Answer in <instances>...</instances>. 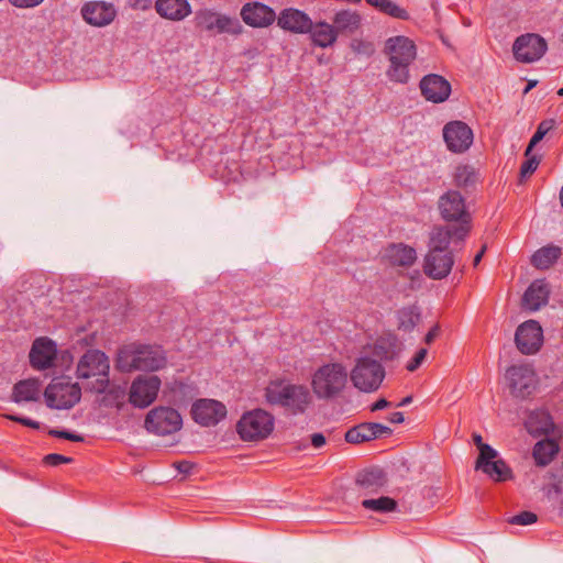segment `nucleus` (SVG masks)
<instances>
[{
  "mask_svg": "<svg viewBox=\"0 0 563 563\" xmlns=\"http://www.w3.org/2000/svg\"><path fill=\"white\" fill-rule=\"evenodd\" d=\"M473 441H474V444L476 445V448L478 449V451L481 450L482 445H486L487 444V443L483 442L482 435L477 434V433L473 434Z\"/></svg>",
  "mask_w": 563,
  "mask_h": 563,
  "instance_id": "680f3d73",
  "label": "nucleus"
},
{
  "mask_svg": "<svg viewBox=\"0 0 563 563\" xmlns=\"http://www.w3.org/2000/svg\"><path fill=\"white\" fill-rule=\"evenodd\" d=\"M56 343L48 338L36 339L30 351V363L33 368L46 369L53 366L56 357Z\"/></svg>",
  "mask_w": 563,
  "mask_h": 563,
  "instance_id": "4be33fe9",
  "label": "nucleus"
},
{
  "mask_svg": "<svg viewBox=\"0 0 563 563\" xmlns=\"http://www.w3.org/2000/svg\"><path fill=\"white\" fill-rule=\"evenodd\" d=\"M191 416L198 424L211 427L218 424L225 418L227 408L218 400L202 398L192 404Z\"/></svg>",
  "mask_w": 563,
  "mask_h": 563,
  "instance_id": "a211bd4d",
  "label": "nucleus"
},
{
  "mask_svg": "<svg viewBox=\"0 0 563 563\" xmlns=\"http://www.w3.org/2000/svg\"><path fill=\"white\" fill-rule=\"evenodd\" d=\"M176 468L181 473H190L191 464L187 461H181L176 464Z\"/></svg>",
  "mask_w": 563,
  "mask_h": 563,
  "instance_id": "052dcab7",
  "label": "nucleus"
},
{
  "mask_svg": "<svg viewBox=\"0 0 563 563\" xmlns=\"http://www.w3.org/2000/svg\"><path fill=\"white\" fill-rule=\"evenodd\" d=\"M313 45L322 48L333 46L338 40V32L333 24L324 21L311 22V29L308 31Z\"/></svg>",
  "mask_w": 563,
  "mask_h": 563,
  "instance_id": "c756f323",
  "label": "nucleus"
},
{
  "mask_svg": "<svg viewBox=\"0 0 563 563\" xmlns=\"http://www.w3.org/2000/svg\"><path fill=\"white\" fill-rule=\"evenodd\" d=\"M558 95L563 97V87L561 89L558 90Z\"/></svg>",
  "mask_w": 563,
  "mask_h": 563,
  "instance_id": "338daca9",
  "label": "nucleus"
},
{
  "mask_svg": "<svg viewBox=\"0 0 563 563\" xmlns=\"http://www.w3.org/2000/svg\"><path fill=\"white\" fill-rule=\"evenodd\" d=\"M505 378L515 398L527 399L539 385L538 375L531 364H514L506 369Z\"/></svg>",
  "mask_w": 563,
  "mask_h": 563,
  "instance_id": "1a4fd4ad",
  "label": "nucleus"
},
{
  "mask_svg": "<svg viewBox=\"0 0 563 563\" xmlns=\"http://www.w3.org/2000/svg\"><path fill=\"white\" fill-rule=\"evenodd\" d=\"M110 362L100 350H88L78 361L76 376L86 382L85 388L101 394L109 386Z\"/></svg>",
  "mask_w": 563,
  "mask_h": 563,
  "instance_id": "20e7f679",
  "label": "nucleus"
},
{
  "mask_svg": "<svg viewBox=\"0 0 563 563\" xmlns=\"http://www.w3.org/2000/svg\"><path fill=\"white\" fill-rule=\"evenodd\" d=\"M347 383V368L340 362L325 363L311 375L312 393L320 400H332L341 397Z\"/></svg>",
  "mask_w": 563,
  "mask_h": 563,
  "instance_id": "7ed1b4c3",
  "label": "nucleus"
},
{
  "mask_svg": "<svg viewBox=\"0 0 563 563\" xmlns=\"http://www.w3.org/2000/svg\"><path fill=\"white\" fill-rule=\"evenodd\" d=\"M351 48L353 49V52L363 55H371L374 53L373 44L369 42H364L362 40H353L351 42Z\"/></svg>",
  "mask_w": 563,
  "mask_h": 563,
  "instance_id": "09e8293b",
  "label": "nucleus"
},
{
  "mask_svg": "<svg viewBox=\"0 0 563 563\" xmlns=\"http://www.w3.org/2000/svg\"><path fill=\"white\" fill-rule=\"evenodd\" d=\"M428 355V350L424 347L419 349L415 356L407 363L406 369L409 372L417 371L421 364L424 362L426 357Z\"/></svg>",
  "mask_w": 563,
  "mask_h": 563,
  "instance_id": "de8ad7c7",
  "label": "nucleus"
},
{
  "mask_svg": "<svg viewBox=\"0 0 563 563\" xmlns=\"http://www.w3.org/2000/svg\"><path fill=\"white\" fill-rule=\"evenodd\" d=\"M412 401V397L411 396H407L405 398H402L400 400V402L397 404V407H404V406H407L409 405L410 402Z\"/></svg>",
  "mask_w": 563,
  "mask_h": 563,
  "instance_id": "0e129e2a",
  "label": "nucleus"
},
{
  "mask_svg": "<svg viewBox=\"0 0 563 563\" xmlns=\"http://www.w3.org/2000/svg\"><path fill=\"white\" fill-rule=\"evenodd\" d=\"M161 385V379L155 375L137 376L129 389L130 404L140 409L148 407L157 398Z\"/></svg>",
  "mask_w": 563,
  "mask_h": 563,
  "instance_id": "4468645a",
  "label": "nucleus"
},
{
  "mask_svg": "<svg viewBox=\"0 0 563 563\" xmlns=\"http://www.w3.org/2000/svg\"><path fill=\"white\" fill-rule=\"evenodd\" d=\"M498 452L489 444L482 445L475 463V470L484 468L488 463L497 460Z\"/></svg>",
  "mask_w": 563,
  "mask_h": 563,
  "instance_id": "37998d69",
  "label": "nucleus"
},
{
  "mask_svg": "<svg viewBox=\"0 0 563 563\" xmlns=\"http://www.w3.org/2000/svg\"><path fill=\"white\" fill-rule=\"evenodd\" d=\"M446 148L454 154H463L470 150L474 141L473 130L463 121L448 122L442 130Z\"/></svg>",
  "mask_w": 563,
  "mask_h": 563,
  "instance_id": "2eb2a0df",
  "label": "nucleus"
},
{
  "mask_svg": "<svg viewBox=\"0 0 563 563\" xmlns=\"http://www.w3.org/2000/svg\"><path fill=\"white\" fill-rule=\"evenodd\" d=\"M71 461V457L58 453H51L44 457V463L49 466H58L60 464L70 463Z\"/></svg>",
  "mask_w": 563,
  "mask_h": 563,
  "instance_id": "3c124183",
  "label": "nucleus"
},
{
  "mask_svg": "<svg viewBox=\"0 0 563 563\" xmlns=\"http://www.w3.org/2000/svg\"><path fill=\"white\" fill-rule=\"evenodd\" d=\"M183 418L180 413L170 407H156L145 418L147 431L158 435H168L181 429Z\"/></svg>",
  "mask_w": 563,
  "mask_h": 563,
  "instance_id": "f8f14e48",
  "label": "nucleus"
},
{
  "mask_svg": "<svg viewBox=\"0 0 563 563\" xmlns=\"http://www.w3.org/2000/svg\"><path fill=\"white\" fill-rule=\"evenodd\" d=\"M265 399L271 406H278L291 415L303 413L311 401L308 388L285 379L271 382L265 388Z\"/></svg>",
  "mask_w": 563,
  "mask_h": 563,
  "instance_id": "f03ea898",
  "label": "nucleus"
},
{
  "mask_svg": "<svg viewBox=\"0 0 563 563\" xmlns=\"http://www.w3.org/2000/svg\"><path fill=\"white\" fill-rule=\"evenodd\" d=\"M485 251H486V246H483V247L481 249V251L475 255V257H474V260H473V264H474V266H477V265L479 264V262H481V260H482V257H483V255H484Z\"/></svg>",
  "mask_w": 563,
  "mask_h": 563,
  "instance_id": "e2e57ef3",
  "label": "nucleus"
},
{
  "mask_svg": "<svg viewBox=\"0 0 563 563\" xmlns=\"http://www.w3.org/2000/svg\"><path fill=\"white\" fill-rule=\"evenodd\" d=\"M517 349L526 355L537 353L543 343V330L536 320H528L521 323L515 333Z\"/></svg>",
  "mask_w": 563,
  "mask_h": 563,
  "instance_id": "f3484780",
  "label": "nucleus"
},
{
  "mask_svg": "<svg viewBox=\"0 0 563 563\" xmlns=\"http://www.w3.org/2000/svg\"><path fill=\"white\" fill-rule=\"evenodd\" d=\"M548 51L544 37L537 33H526L518 36L512 44V53L516 60L531 64L540 60Z\"/></svg>",
  "mask_w": 563,
  "mask_h": 563,
  "instance_id": "ddd939ff",
  "label": "nucleus"
},
{
  "mask_svg": "<svg viewBox=\"0 0 563 563\" xmlns=\"http://www.w3.org/2000/svg\"><path fill=\"white\" fill-rule=\"evenodd\" d=\"M438 209L445 222L471 227L472 217L467 210L466 200L460 191L449 189L442 194L438 200Z\"/></svg>",
  "mask_w": 563,
  "mask_h": 563,
  "instance_id": "9b49d317",
  "label": "nucleus"
},
{
  "mask_svg": "<svg viewBox=\"0 0 563 563\" xmlns=\"http://www.w3.org/2000/svg\"><path fill=\"white\" fill-rule=\"evenodd\" d=\"M102 394H104L103 402L107 406L120 408L125 401L126 387L121 385H109Z\"/></svg>",
  "mask_w": 563,
  "mask_h": 563,
  "instance_id": "a19ab883",
  "label": "nucleus"
},
{
  "mask_svg": "<svg viewBox=\"0 0 563 563\" xmlns=\"http://www.w3.org/2000/svg\"><path fill=\"white\" fill-rule=\"evenodd\" d=\"M350 376L355 388L371 393L377 390L382 385L385 369L378 361L363 356L357 358Z\"/></svg>",
  "mask_w": 563,
  "mask_h": 563,
  "instance_id": "9d476101",
  "label": "nucleus"
},
{
  "mask_svg": "<svg viewBox=\"0 0 563 563\" xmlns=\"http://www.w3.org/2000/svg\"><path fill=\"white\" fill-rule=\"evenodd\" d=\"M156 12L170 21H183L191 14V5L188 0H156Z\"/></svg>",
  "mask_w": 563,
  "mask_h": 563,
  "instance_id": "bb28decb",
  "label": "nucleus"
},
{
  "mask_svg": "<svg viewBox=\"0 0 563 563\" xmlns=\"http://www.w3.org/2000/svg\"><path fill=\"white\" fill-rule=\"evenodd\" d=\"M559 451V445L553 440H541L533 446L532 455L539 466L548 465Z\"/></svg>",
  "mask_w": 563,
  "mask_h": 563,
  "instance_id": "c9c22d12",
  "label": "nucleus"
},
{
  "mask_svg": "<svg viewBox=\"0 0 563 563\" xmlns=\"http://www.w3.org/2000/svg\"><path fill=\"white\" fill-rule=\"evenodd\" d=\"M387 483L386 474L380 468H369L360 472L356 484L367 493H375Z\"/></svg>",
  "mask_w": 563,
  "mask_h": 563,
  "instance_id": "473e14b6",
  "label": "nucleus"
},
{
  "mask_svg": "<svg viewBox=\"0 0 563 563\" xmlns=\"http://www.w3.org/2000/svg\"><path fill=\"white\" fill-rule=\"evenodd\" d=\"M41 394V384L38 379L29 378L14 384L11 400L15 404L37 401Z\"/></svg>",
  "mask_w": 563,
  "mask_h": 563,
  "instance_id": "c85d7f7f",
  "label": "nucleus"
},
{
  "mask_svg": "<svg viewBox=\"0 0 563 563\" xmlns=\"http://www.w3.org/2000/svg\"><path fill=\"white\" fill-rule=\"evenodd\" d=\"M389 405H390V402L388 400H386L385 398H379L374 404H372L371 411L374 412V411L383 410V409L387 408Z\"/></svg>",
  "mask_w": 563,
  "mask_h": 563,
  "instance_id": "13d9d810",
  "label": "nucleus"
},
{
  "mask_svg": "<svg viewBox=\"0 0 563 563\" xmlns=\"http://www.w3.org/2000/svg\"><path fill=\"white\" fill-rule=\"evenodd\" d=\"M494 482H506L512 477V471L503 459H497L481 468Z\"/></svg>",
  "mask_w": 563,
  "mask_h": 563,
  "instance_id": "4c0bfd02",
  "label": "nucleus"
},
{
  "mask_svg": "<svg viewBox=\"0 0 563 563\" xmlns=\"http://www.w3.org/2000/svg\"><path fill=\"white\" fill-rule=\"evenodd\" d=\"M4 417L11 421L21 423L24 427H29V428H32L35 430L40 429V422H37L31 418L21 417V416H16V415H5Z\"/></svg>",
  "mask_w": 563,
  "mask_h": 563,
  "instance_id": "603ef678",
  "label": "nucleus"
},
{
  "mask_svg": "<svg viewBox=\"0 0 563 563\" xmlns=\"http://www.w3.org/2000/svg\"><path fill=\"white\" fill-rule=\"evenodd\" d=\"M435 260L430 261V252L426 255L424 273L433 279H442L446 277L454 264V258L451 252H438Z\"/></svg>",
  "mask_w": 563,
  "mask_h": 563,
  "instance_id": "cd10ccee",
  "label": "nucleus"
},
{
  "mask_svg": "<svg viewBox=\"0 0 563 563\" xmlns=\"http://www.w3.org/2000/svg\"><path fill=\"white\" fill-rule=\"evenodd\" d=\"M398 329L411 332L420 320V313L416 307H404L397 312Z\"/></svg>",
  "mask_w": 563,
  "mask_h": 563,
  "instance_id": "ea45409f",
  "label": "nucleus"
},
{
  "mask_svg": "<svg viewBox=\"0 0 563 563\" xmlns=\"http://www.w3.org/2000/svg\"><path fill=\"white\" fill-rule=\"evenodd\" d=\"M48 434L54 438L66 439V440L73 441V442H82L84 441V437L81 434L73 433V432H69L66 430L51 429L48 431Z\"/></svg>",
  "mask_w": 563,
  "mask_h": 563,
  "instance_id": "8fccbe9b",
  "label": "nucleus"
},
{
  "mask_svg": "<svg viewBox=\"0 0 563 563\" xmlns=\"http://www.w3.org/2000/svg\"><path fill=\"white\" fill-rule=\"evenodd\" d=\"M45 402L48 408L65 410L73 408L80 401L81 388L68 376H58L52 379L44 390Z\"/></svg>",
  "mask_w": 563,
  "mask_h": 563,
  "instance_id": "0eeeda50",
  "label": "nucleus"
},
{
  "mask_svg": "<svg viewBox=\"0 0 563 563\" xmlns=\"http://www.w3.org/2000/svg\"><path fill=\"white\" fill-rule=\"evenodd\" d=\"M361 505L364 509L378 514L393 512L397 509V501L387 496L363 499Z\"/></svg>",
  "mask_w": 563,
  "mask_h": 563,
  "instance_id": "58836bf2",
  "label": "nucleus"
},
{
  "mask_svg": "<svg viewBox=\"0 0 563 563\" xmlns=\"http://www.w3.org/2000/svg\"><path fill=\"white\" fill-rule=\"evenodd\" d=\"M80 12L86 23L97 27L109 25L117 16L114 5L103 1L87 2Z\"/></svg>",
  "mask_w": 563,
  "mask_h": 563,
  "instance_id": "6ab92c4d",
  "label": "nucleus"
},
{
  "mask_svg": "<svg viewBox=\"0 0 563 563\" xmlns=\"http://www.w3.org/2000/svg\"><path fill=\"white\" fill-rule=\"evenodd\" d=\"M525 426L527 431L533 437L548 434L553 430L552 418L550 413L543 409L531 411L525 421Z\"/></svg>",
  "mask_w": 563,
  "mask_h": 563,
  "instance_id": "7c9ffc66",
  "label": "nucleus"
},
{
  "mask_svg": "<svg viewBox=\"0 0 563 563\" xmlns=\"http://www.w3.org/2000/svg\"><path fill=\"white\" fill-rule=\"evenodd\" d=\"M554 120H543L537 128V131L532 135L529 145L525 152V156H528L532 148L554 128Z\"/></svg>",
  "mask_w": 563,
  "mask_h": 563,
  "instance_id": "79ce46f5",
  "label": "nucleus"
},
{
  "mask_svg": "<svg viewBox=\"0 0 563 563\" xmlns=\"http://www.w3.org/2000/svg\"><path fill=\"white\" fill-rule=\"evenodd\" d=\"M550 478L552 482L548 486V496L563 494V462L559 468L550 473Z\"/></svg>",
  "mask_w": 563,
  "mask_h": 563,
  "instance_id": "c03bdc74",
  "label": "nucleus"
},
{
  "mask_svg": "<svg viewBox=\"0 0 563 563\" xmlns=\"http://www.w3.org/2000/svg\"><path fill=\"white\" fill-rule=\"evenodd\" d=\"M561 247L547 245L537 250L531 256V264L538 269L550 268L561 256Z\"/></svg>",
  "mask_w": 563,
  "mask_h": 563,
  "instance_id": "f704fd0d",
  "label": "nucleus"
},
{
  "mask_svg": "<svg viewBox=\"0 0 563 563\" xmlns=\"http://www.w3.org/2000/svg\"><path fill=\"white\" fill-rule=\"evenodd\" d=\"M375 354L377 356H379L382 360H385V361H393L397 357V351L396 350H390V351H387L385 350L384 345L382 343H377L375 345Z\"/></svg>",
  "mask_w": 563,
  "mask_h": 563,
  "instance_id": "864d4df0",
  "label": "nucleus"
},
{
  "mask_svg": "<svg viewBox=\"0 0 563 563\" xmlns=\"http://www.w3.org/2000/svg\"><path fill=\"white\" fill-rule=\"evenodd\" d=\"M479 178L478 170L470 164H459L453 172V184L463 189L474 187Z\"/></svg>",
  "mask_w": 563,
  "mask_h": 563,
  "instance_id": "72a5a7b5",
  "label": "nucleus"
},
{
  "mask_svg": "<svg viewBox=\"0 0 563 563\" xmlns=\"http://www.w3.org/2000/svg\"><path fill=\"white\" fill-rule=\"evenodd\" d=\"M274 417L263 409L245 412L238 422L236 430L244 441L266 439L274 430Z\"/></svg>",
  "mask_w": 563,
  "mask_h": 563,
  "instance_id": "6e6552de",
  "label": "nucleus"
},
{
  "mask_svg": "<svg viewBox=\"0 0 563 563\" xmlns=\"http://www.w3.org/2000/svg\"><path fill=\"white\" fill-rule=\"evenodd\" d=\"M538 516L532 511H521L508 519L510 525L529 526L537 522Z\"/></svg>",
  "mask_w": 563,
  "mask_h": 563,
  "instance_id": "49530a36",
  "label": "nucleus"
},
{
  "mask_svg": "<svg viewBox=\"0 0 563 563\" xmlns=\"http://www.w3.org/2000/svg\"><path fill=\"white\" fill-rule=\"evenodd\" d=\"M166 361L162 346L132 343L120 349L117 365L125 372H155L163 368Z\"/></svg>",
  "mask_w": 563,
  "mask_h": 563,
  "instance_id": "f257e3e1",
  "label": "nucleus"
},
{
  "mask_svg": "<svg viewBox=\"0 0 563 563\" xmlns=\"http://www.w3.org/2000/svg\"><path fill=\"white\" fill-rule=\"evenodd\" d=\"M420 89L428 101L441 103L450 96L451 85L442 76L431 74L422 78Z\"/></svg>",
  "mask_w": 563,
  "mask_h": 563,
  "instance_id": "5701e85b",
  "label": "nucleus"
},
{
  "mask_svg": "<svg viewBox=\"0 0 563 563\" xmlns=\"http://www.w3.org/2000/svg\"><path fill=\"white\" fill-rule=\"evenodd\" d=\"M192 23L197 32L209 35H240L243 32V25L238 18L223 14L211 8L198 9Z\"/></svg>",
  "mask_w": 563,
  "mask_h": 563,
  "instance_id": "423d86ee",
  "label": "nucleus"
},
{
  "mask_svg": "<svg viewBox=\"0 0 563 563\" xmlns=\"http://www.w3.org/2000/svg\"><path fill=\"white\" fill-rule=\"evenodd\" d=\"M277 25L291 33L305 34L311 29V19L303 11L287 8L279 13Z\"/></svg>",
  "mask_w": 563,
  "mask_h": 563,
  "instance_id": "b1692460",
  "label": "nucleus"
},
{
  "mask_svg": "<svg viewBox=\"0 0 563 563\" xmlns=\"http://www.w3.org/2000/svg\"><path fill=\"white\" fill-rule=\"evenodd\" d=\"M440 333L439 325H433L426 334L424 342L430 344Z\"/></svg>",
  "mask_w": 563,
  "mask_h": 563,
  "instance_id": "4d7b16f0",
  "label": "nucleus"
},
{
  "mask_svg": "<svg viewBox=\"0 0 563 563\" xmlns=\"http://www.w3.org/2000/svg\"><path fill=\"white\" fill-rule=\"evenodd\" d=\"M383 257L391 266L410 267L417 260V252L405 243H390L385 247Z\"/></svg>",
  "mask_w": 563,
  "mask_h": 563,
  "instance_id": "393cba45",
  "label": "nucleus"
},
{
  "mask_svg": "<svg viewBox=\"0 0 563 563\" xmlns=\"http://www.w3.org/2000/svg\"><path fill=\"white\" fill-rule=\"evenodd\" d=\"M560 201H561V206L563 208V185H562V188H561V191H560Z\"/></svg>",
  "mask_w": 563,
  "mask_h": 563,
  "instance_id": "69168bd1",
  "label": "nucleus"
},
{
  "mask_svg": "<svg viewBox=\"0 0 563 563\" xmlns=\"http://www.w3.org/2000/svg\"><path fill=\"white\" fill-rule=\"evenodd\" d=\"M240 15L245 24L253 27H265L276 20L275 11L261 2L245 3Z\"/></svg>",
  "mask_w": 563,
  "mask_h": 563,
  "instance_id": "412c9836",
  "label": "nucleus"
},
{
  "mask_svg": "<svg viewBox=\"0 0 563 563\" xmlns=\"http://www.w3.org/2000/svg\"><path fill=\"white\" fill-rule=\"evenodd\" d=\"M311 444L316 448V449H320L321 446H323L325 444V437L322 434V433H313L311 435Z\"/></svg>",
  "mask_w": 563,
  "mask_h": 563,
  "instance_id": "6e6d98bb",
  "label": "nucleus"
},
{
  "mask_svg": "<svg viewBox=\"0 0 563 563\" xmlns=\"http://www.w3.org/2000/svg\"><path fill=\"white\" fill-rule=\"evenodd\" d=\"M550 289L544 279L533 280L522 296V307L529 311H537L549 301Z\"/></svg>",
  "mask_w": 563,
  "mask_h": 563,
  "instance_id": "a878e982",
  "label": "nucleus"
},
{
  "mask_svg": "<svg viewBox=\"0 0 563 563\" xmlns=\"http://www.w3.org/2000/svg\"><path fill=\"white\" fill-rule=\"evenodd\" d=\"M333 25L338 34H354L362 25V15L357 11L341 10L333 16Z\"/></svg>",
  "mask_w": 563,
  "mask_h": 563,
  "instance_id": "2f4dec72",
  "label": "nucleus"
},
{
  "mask_svg": "<svg viewBox=\"0 0 563 563\" xmlns=\"http://www.w3.org/2000/svg\"><path fill=\"white\" fill-rule=\"evenodd\" d=\"M44 0H9L16 8H33L41 4Z\"/></svg>",
  "mask_w": 563,
  "mask_h": 563,
  "instance_id": "5fc2aeb1",
  "label": "nucleus"
},
{
  "mask_svg": "<svg viewBox=\"0 0 563 563\" xmlns=\"http://www.w3.org/2000/svg\"><path fill=\"white\" fill-rule=\"evenodd\" d=\"M540 164V158L537 155H531V152L526 156L525 162L520 166V180L522 181L532 175Z\"/></svg>",
  "mask_w": 563,
  "mask_h": 563,
  "instance_id": "a18cd8bd",
  "label": "nucleus"
},
{
  "mask_svg": "<svg viewBox=\"0 0 563 563\" xmlns=\"http://www.w3.org/2000/svg\"><path fill=\"white\" fill-rule=\"evenodd\" d=\"M471 227H446L441 225L433 229L430 235V261L433 262L438 252H449L448 249L453 241L454 243H463L467 236Z\"/></svg>",
  "mask_w": 563,
  "mask_h": 563,
  "instance_id": "dca6fc26",
  "label": "nucleus"
},
{
  "mask_svg": "<svg viewBox=\"0 0 563 563\" xmlns=\"http://www.w3.org/2000/svg\"><path fill=\"white\" fill-rule=\"evenodd\" d=\"M388 421L390 423H401L404 422L405 420V417H404V413L400 412V411H395V412H391L389 416H388Z\"/></svg>",
  "mask_w": 563,
  "mask_h": 563,
  "instance_id": "bf43d9fd",
  "label": "nucleus"
},
{
  "mask_svg": "<svg viewBox=\"0 0 563 563\" xmlns=\"http://www.w3.org/2000/svg\"><path fill=\"white\" fill-rule=\"evenodd\" d=\"M366 3L377 11L389 15L394 19L409 20L410 15L405 8H401L391 0H365Z\"/></svg>",
  "mask_w": 563,
  "mask_h": 563,
  "instance_id": "e433bc0d",
  "label": "nucleus"
},
{
  "mask_svg": "<svg viewBox=\"0 0 563 563\" xmlns=\"http://www.w3.org/2000/svg\"><path fill=\"white\" fill-rule=\"evenodd\" d=\"M393 430L378 422H362L350 428L345 433V441L353 444L368 442L391 435Z\"/></svg>",
  "mask_w": 563,
  "mask_h": 563,
  "instance_id": "aec40b11",
  "label": "nucleus"
},
{
  "mask_svg": "<svg viewBox=\"0 0 563 563\" xmlns=\"http://www.w3.org/2000/svg\"><path fill=\"white\" fill-rule=\"evenodd\" d=\"M384 52L389 60L387 69L389 79L400 84L407 82L409 66L417 57L415 42L404 35L393 36L385 42Z\"/></svg>",
  "mask_w": 563,
  "mask_h": 563,
  "instance_id": "39448f33",
  "label": "nucleus"
}]
</instances>
